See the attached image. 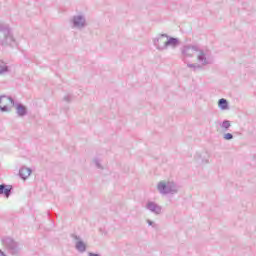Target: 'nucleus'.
Returning <instances> with one entry per match:
<instances>
[{
    "instance_id": "1",
    "label": "nucleus",
    "mask_w": 256,
    "mask_h": 256,
    "mask_svg": "<svg viewBox=\"0 0 256 256\" xmlns=\"http://www.w3.org/2000/svg\"><path fill=\"white\" fill-rule=\"evenodd\" d=\"M0 47H17V39L9 24L0 22Z\"/></svg>"
},
{
    "instance_id": "2",
    "label": "nucleus",
    "mask_w": 256,
    "mask_h": 256,
    "mask_svg": "<svg viewBox=\"0 0 256 256\" xmlns=\"http://www.w3.org/2000/svg\"><path fill=\"white\" fill-rule=\"evenodd\" d=\"M153 43L154 47H156L158 51H167L168 47L176 49L180 44L178 38L171 37L167 34H160L158 37L153 39Z\"/></svg>"
},
{
    "instance_id": "3",
    "label": "nucleus",
    "mask_w": 256,
    "mask_h": 256,
    "mask_svg": "<svg viewBox=\"0 0 256 256\" xmlns=\"http://www.w3.org/2000/svg\"><path fill=\"white\" fill-rule=\"evenodd\" d=\"M157 189L161 195H175L179 193V186L175 182L161 181L157 185Z\"/></svg>"
},
{
    "instance_id": "4",
    "label": "nucleus",
    "mask_w": 256,
    "mask_h": 256,
    "mask_svg": "<svg viewBox=\"0 0 256 256\" xmlns=\"http://www.w3.org/2000/svg\"><path fill=\"white\" fill-rule=\"evenodd\" d=\"M2 245L10 253V255H19L21 248H19V243L13 240L11 237L2 238Z\"/></svg>"
},
{
    "instance_id": "5",
    "label": "nucleus",
    "mask_w": 256,
    "mask_h": 256,
    "mask_svg": "<svg viewBox=\"0 0 256 256\" xmlns=\"http://www.w3.org/2000/svg\"><path fill=\"white\" fill-rule=\"evenodd\" d=\"M15 107V100L11 96H0V111L1 113H11Z\"/></svg>"
},
{
    "instance_id": "6",
    "label": "nucleus",
    "mask_w": 256,
    "mask_h": 256,
    "mask_svg": "<svg viewBox=\"0 0 256 256\" xmlns=\"http://www.w3.org/2000/svg\"><path fill=\"white\" fill-rule=\"evenodd\" d=\"M70 23L72 24V28L73 29H85L87 27V19L85 18V16L79 14V15H74L71 20Z\"/></svg>"
},
{
    "instance_id": "7",
    "label": "nucleus",
    "mask_w": 256,
    "mask_h": 256,
    "mask_svg": "<svg viewBox=\"0 0 256 256\" xmlns=\"http://www.w3.org/2000/svg\"><path fill=\"white\" fill-rule=\"evenodd\" d=\"M145 209L153 213V215H161V213H163V207L154 201H148L145 205Z\"/></svg>"
},
{
    "instance_id": "8",
    "label": "nucleus",
    "mask_w": 256,
    "mask_h": 256,
    "mask_svg": "<svg viewBox=\"0 0 256 256\" xmlns=\"http://www.w3.org/2000/svg\"><path fill=\"white\" fill-rule=\"evenodd\" d=\"M72 239H74L75 242V249L79 253H85L87 251V244L81 240V236H77L76 234H71Z\"/></svg>"
},
{
    "instance_id": "9",
    "label": "nucleus",
    "mask_w": 256,
    "mask_h": 256,
    "mask_svg": "<svg viewBox=\"0 0 256 256\" xmlns=\"http://www.w3.org/2000/svg\"><path fill=\"white\" fill-rule=\"evenodd\" d=\"M199 46L197 45H187L182 48V55L184 57H193L194 53H198Z\"/></svg>"
},
{
    "instance_id": "10",
    "label": "nucleus",
    "mask_w": 256,
    "mask_h": 256,
    "mask_svg": "<svg viewBox=\"0 0 256 256\" xmlns=\"http://www.w3.org/2000/svg\"><path fill=\"white\" fill-rule=\"evenodd\" d=\"M198 56L197 60L201 65H211L213 63V60L211 58H207V55L205 54V51L203 49L198 48Z\"/></svg>"
},
{
    "instance_id": "11",
    "label": "nucleus",
    "mask_w": 256,
    "mask_h": 256,
    "mask_svg": "<svg viewBox=\"0 0 256 256\" xmlns=\"http://www.w3.org/2000/svg\"><path fill=\"white\" fill-rule=\"evenodd\" d=\"M13 190V186L0 184V195H5V197H11V191Z\"/></svg>"
},
{
    "instance_id": "12",
    "label": "nucleus",
    "mask_w": 256,
    "mask_h": 256,
    "mask_svg": "<svg viewBox=\"0 0 256 256\" xmlns=\"http://www.w3.org/2000/svg\"><path fill=\"white\" fill-rule=\"evenodd\" d=\"M14 107L16 108V113L18 115V117H25V115H27V107L21 103H17L14 105Z\"/></svg>"
},
{
    "instance_id": "13",
    "label": "nucleus",
    "mask_w": 256,
    "mask_h": 256,
    "mask_svg": "<svg viewBox=\"0 0 256 256\" xmlns=\"http://www.w3.org/2000/svg\"><path fill=\"white\" fill-rule=\"evenodd\" d=\"M32 170L31 168H27L25 166H23L22 168H20L19 170V176L21 177V179H29V177L31 176Z\"/></svg>"
},
{
    "instance_id": "14",
    "label": "nucleus",
    "mask_w": 256,
    "mask_h": 256,
    "mask_svg": "<svg viewBox=\"0 0 256 256\" xmlns=\"http://www.w3.org/2000/svg\"><path fill=\"white\" fill-rule=\"evenodd\" d=\"M6 73H9V66L3 60H0V75H6Z\"/></svg>"
},
{
    "instance_id": "15",
    "label": "nucleus",
    "mask_w": 256,
    "mask_h": 256,
    "mask_svg": "<svg viewBox=\"0 0 256 256\" xmlns=\"http://www.w3.org/2000/svg\"><path fill=\"white\" fill-rule=\"evenodd\" d=\"M218 106L222 109V111H225L226 109H229V102H227V99L221 98L218 101Z\"/></svg>"
},
{
    "instance_id": "16",
    "label": "nucleus",
    "mask_w": 256,
    "mask_h": 256,
    "mask_svg": "<svg viewBox=\"0 0 256 256\" xmlns=\"http://www.w3.org/2000/svg\"><path fill=\"white\" fill-rule=\"evenodd\" d=\"M229 127H231V121L224 120L221 124V129H224L225 131L229 130Z\"/></svg>"
},
{
    "instance_id": "17",
    "label": "nucleus",
    "mask_w": 256,
    "mask_h": 256,
    "mask_svg": "<svg viewBox=\"0 0 256 256\" xmlns=\"http://www.w3.org/2000/svg\"><path fill=\"white\" fill-rule=\"evenodd\" d=\"M223 139H225V141H231V139H233V134L226 133L224 134Z\"/></svg>"
},
{
    "instance_id": "18",
    "label": "nucleus",
    "mask_w": 256,
    "mask_h": 256,
    "mask_svg": "<svg viewBox=\"0 0 256 256\" xmlns=\"http://www.w3.org/2000/svg\"><path fill=\"white\" fill-rule=\"evenodd\" d=\"M187 67L190 69H201V65L199 64H187Z\"/></svg>"
},
{
    "instance_id": "19",
    "label": "nucleus",
    "mask_w": 256,
    "mask_h": 256,
    "mask_svg": "<svg viewBox=\"0 0 256 256\" xmlns=\"http://www.w3.org/2000/svg\"><path fill=\"white\" fill-rule=\"evenodd\" d=\"M94 163L97 167V169H103V166H101V162L99 161V159H94Z\"/></svg>"
},
{
    "instance_id": "20",
    "label": "nucleus",
    "mask_w": 256,
    "mask_h": 256,
    "mask_svg": "<svg viewBox=\"0 0 256 256\" xmlns=\"http://www.w3.org/2000/svg\"><path fill=\"white\" fill-rule=\"evenodd\" d=\"M63 99L66 101V103H71V95H66Z\"/></svg>"
},
{
    "instance_id": "21",
    "label": "nucleus",
    "mask_w": 256,
    "mask_h": 256,
    "mask_svg": "<svg viewBox=\"0 0 256 256\" xmlns=\"http://www.w3.org/2000/svg\"><path fill=\"white\" fill-rule=\"evenodd\" d=\"M88 256H101V255L95 254V253H93V252H90V253L88 254Z\"/></svg>"
},
{
    "instance_id": "22",
    "label": "nucleus",
    "mask_w": 256,
    "mask_h": 256,
    "mask_svg": "<svg viewBox=\"0 0 256 256\" xmlns=\"http://www.w3.org/2000/svg\"><path fill=\"white\" fill-rule=\"evenodd\" d=\"M0 256H7V254H5V252H3V250H0Z\"/></svg>"
},
{
    "instance_id": "23",
    "label": "nucleus",
    "mask_w": 256,
    "mask_h": 256,
    "mask_svg": "<svg viewBox=\"0 0 256 256\" xmlns=\"http://www.w3.org/2000/svg\"><path fill=\"white\" fill-rule=\"evenodd\" d=\"M148 225L153 226V221L147 220Z\"/></svg>"
}]
</instances>
